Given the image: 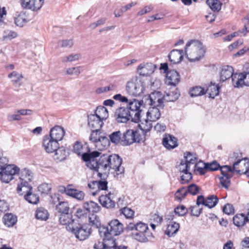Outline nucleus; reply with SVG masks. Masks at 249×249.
<instances>
[{"label": "nucleus", "instance_id": "1", "mask_svg": "<svg viewBox=\"0 0 249 249\" xmlns=\"http://www.w3.org/2000/svg\"><path fill=\"white\" fill-rule=\"evenodd\" d=\"M95 151L91 153H85L82 159L87 163V166L95 171L100 170L104 174L108 173L111 169L114 170L117 174L124 172V168L121 166L122 159L117 154H103Z\"/></svg>", "mask_w": 249, "mask_h": 249}, {"label": "nucleus", "instance_id": "2", "mask_svg": "<svg viewBox=\"0 0 249 249\" xmlns=\"http://www.w3.org/2000/svg\"><path fill=\"white\" fill-rule=\"evenodd\" d=\"M222 176L219 177L221 186L226 190L231 184V178L233 176V172L237 174H245L249 178V160L247 158L239 159L233 164V167L229 165L220 166L219 169Z\"/></svg>", "mask_w": 249, "mask_h": 249}, {"label": "nucleus", "instance_id": "3", "mask_svg": "<svg viewBox=\"0 0 249 249\" xmlns=\"http://www.w3.org/2000/svg\"><path fill=\"white\" fill-rule=\"evenodd\" d=\"M205 52V48L199 40H191L186 44L185 55L190 62L199 60L204 56Z\"/></svg>", "mask_w": 249, "mask_h": 249}, {"label": "nucleus", "instance_id": "4", "mask_svg": "<svg viewBox=\"0 0 249 249\" xmlns=\"http://www.w3.org/2000/svg\"><path fill=\"white\" fill-rule=\"evenodd\" d=\"M68 231H71L80 241L87 239L91 233L90 225L77 222L70 225Z\"/></svg>", "mask_w": 249, "mask_h": 249}, {"label": "nucleus", "instance_id": "5", "mask_svg": "<svg viewBox=\"0 0 249 249\" xmlns=\"http://www.w3.org/2000/svg\"><path fill=\"white\" fill-rule=\"evenodd\" d=\"M125 231H134L133 232L134 238L141 242H146L148 239L146 236L145 233L148 230L147 225L142 222H139L136 224L129 223L125 228Z\"/></svg>", "mask_w": 249, "mask_h": 249}, {"label": "nucleus", "instance_id": "6", "mask_svg": "<svg viewBox=\"0 0 249 249\" xmlns=\"http://www.w3.org/2000/svg\"><path fill=\"white\" fill-rule=\"evenodd\" d=\"M145 89L144 82L138 77L132 78L127 82L126 91L127 93L133 96L137 97L142 95Z\"/></svg>", "mask_w": 249, "mask_h": 249}, {"label": "nucleus", "instance_id": "7", "mask_svg": "<svg viewBox=\"0 0 249 249\" xmlns=\"http://www.w3.org/2000/svg\"><path fill=\"white\" fill-rule=\"evenodd\" d=\"M123 225L117 219H114L109 222L107 227L99 228V234L101 236L111 237L117 236L123 231Z\"/></svg>", "mask_w": 249, "mask_h": 249}, {"label": "nucleus", "instance_id": "8", "mask_svg": "<svg viewBox=\"0 0 249 249\" xmlns=\"http://www.w3.org/2000/svg\"><path fill=\"white\" fill-rule=\"evenodd\" d=\"M144 141V136L138 129H128L122 135L121 145H129L134 142H141Z\"/></svg>", "mask_w": 249, "mask_h": 249}, {"label": "nucleus", "instance_id": "9", "mask_svg": "<svg viewBox=\"0 0 249 249\" xmlns=\"http://www.w3.org/2000/svg\"><path fill=\"white\" fill-rule=\"evenodd\" d=\"M89 140L94 143L99 150H102L109 146L108 138L102 134L100 129H92Z\"/></svg>", "mask_w": 249, "mask_h": 249}, {"label": "nucleus", "instance_id": "10", "mask_svg": "<svg viewBox=\"0 0 249 249\" xmlns=\"http://www.w3.org/2000/svg\"><path fill=\"white\" fill-rule=\"evenodd\" d=\"M19 169L14 164H3L0 167V180L9 183L14 178V176L18 173Z\"/></svg>", "mask_w": 249, "mask_h": 249}, {"label": "nucleus", "instance_id": "11", "mask_svg": "<svg viewBox=\"0 0 249 249\" xmlns=\"http://www.w3.org/2000/svg\"><path fill=\"white\" fill-rule=\"evenodd\" d=\"M141 103L135 99L130 100L125 107L128 109L129 112L133 117L132 122H139L141 120L142 110L140 109Z\"/></svg>", "mask_w": 249, "mask_h": 249}, {"label": "nucleus", "instance_id": "12", "mask_svg": "<svg viewBox=\"0 0 249 249\" xmlns=\"http://www.w3.org/2000/svg\"><path fill=\"white\" fill-rule=\"evenodd\" d=\"M114 116L118 123H125L133 119L128 109L124 107H120L116 109Z\"/></svg>", "mask_w": 249, "mask_h": 249}, {"label": "nucleus", "instance_id": "13", "mask_svg": "<svg viewBox=\"0 0 249 249\" xmlns=\"http://www.w3.org/2000/svg\"><path fill=\"white\" fill-rule=\"evenodd\" d=\"M148 104L151 106L159 107L163 108L164 107V97L162 93L159 91H154L152 92L148 96Z\"/></svg>", "mask_w": 249, "mask_h": 249}, {"label": "nucleus", "instance_id": "14", "mask_svg": "<svg viewBox=\"0 0 249 249\" xmlns=\"http://www.w3.org/2000/svg\"><path fill=\"white\" fill-rule=\"evenodd\" d=\"M21 6L26 9L33 11L39 10L42 6L44 0H20Z\"/></svg>", "mask_w": 249, "mask_h": 249}, {"label": "nucleus", "instance_id": "15", "mask_svg": "<svg viewBox=\"0 0 249 249\" xmlns=\"http://www.w3.org/2000/svg\"><path fill=\"white\" fill-rule=\"evenodd\" d=\"M58 142L45 136L43 141V146L47 153H53L58 148Z\"/></svg>", "mask_w": 249, "mask_h": 249}, {"label": "nucleus", "instance_id": "16", "mask_svg": "<svg viewBox=\"0 0 249 249\" xmlns=\"http://www.w3.org/2000/svg\"><path fill=\"white\" fill-rule=\"evenodd\" d=\"M156 66L152 63L141 64L137 68V72L140 75L147 76L155 71Z\"/></svg>", "mask_w": 249, "mask_h": 249}, {"label": "nucleus", "instance_id": "17", "mask_svg": "<svg viewBox=\"0 0 249 249\" xmlns=\"http://www.w3.org/2000/svg\"><path fill=\"white\" fill-rule=\"evenodd\" d=\"M110 192L106 195H101L99 198V201L103 207L112 209L115 207V202L114 197Z\"/></svg>", "mask_w": 249, "mask_h": 249}, {"label": "nucleus", "instance_id": "18", "mask_svg": "<svg viewBox=\"0 0 249 249\" xmlns=\"http://www.w3.org/2000/svg\"><path fill=\"white\" fill-rule=\"evenodd\" d=\"M162 143L163 145L167 149H173L178 146V139L170 134H165Z\"/></svg>", "mask_w": 249, "mask_h": 249}, {"label": "nucleus", "instance_id": "19", "mask_svg": "<svg viewBox=\"0 0 249 249\" xmlns=\"http://www.w3.org/2000/svg\"><path fill=\"white\" fill-rule=\"evenodd\" d=\"M64 134V128L60 126L56 125L51 129L50 135L48 136L53 140L59 142L62 140Z\"/></svg>", "mask_w": 249, "mask_h": 249}, {"label": "nucleus", "instance_id": "20", "mask_svg": "<svg viewBox=\"0 0 249 249\" xmlns=\"http://www.w3.org/2000/svg\"><path fill=\"white\" fill-rule=\"evenodd\" d=\"M183 54L182 50L174 49L168 54L169 61L173 64H178L183 59Z\"/></svg>", "mask_w": 249, "mask_h": 249}, {"label": "nucleus", "instance_id": "21", "mask_svg": "<svg viewBox=\"0 0 249 249\" xmlns=\"http://www.w3.org/2000/svg\"><path fill=\"white\" fill-rule=\"evenodd\" d=\"M88 124L92 129H101L103 122L95 114H90L88 116Z\"/></svg>", "mask_w": 249, "mask_h": 249}, {"label": "nucleus", "instance_id": "22", "mask_svg": "<svg viewBox=\"0 0 249 249\" xmlns=\"http://www.w3.org/2000/svg\"><path fill=\"white\" fill-rule=\"evenodd\" d=\"M233 73V68L229 65L224 66L222 67L220 72V80L221 82H223L226 80L232 78Z\"/></svg>", "mask_w": 249, "mask_h": 249}, {"label": "nucleus", "instance_id": "23", "mask_svg": "<svg viewBox=\"0 0 249 249\" xmlns=\"http://www.w3.org/2000/svg\"><path fill=\"white\" fill-rule=\"evenodd\" d=\"M167 82L168 85L176 86L180 81V76L178 72L174 70H170L167 72Z\"/></svg>", "mask_w": 249, "mask_h": 249}, {"label": "nucleus", "instance_id": "24", "mask_svg": "<svg viewBox=\"0 0 249 249\" xmlns=\"http://www.w3.org/2000/svg\"><path fill=\"white\" fill-rule=\"evenodd\" d=\"M199 189H200V188L197 185H196L195 184L193 183V184L189 185L187 187V189L185 187H183L178 189L177 195L178 194V193L180 191H182L183 195V197H186V196H187V194L188 193H189L192 195L195 196V195H197L198 193Z\"/></svg>", "mask_w": 249, "mask_h": 249}, {"label": "nucleus", "instance_id": "25", "mask_svg": "<svg viewBox=\"0 0 249 249\" xmlns=\"http://www.w3.org/2000/svg\"><path fill=\"white\" fill-rule=\"evenodd\" d=\"M59 220L60 224L67 225L66 228L68 231L70 225L76 223L74 219L72 218V213L70 212L60 214Z\"/></svg>", "mask_w": 249, "mask_h": 249}, {"label": "nucleus", "instance_id": "26", "mask_svg": "<svg viewBox=\"0 0 249 249\" xmlns=\"http://www.w3.org/2000/svg\"><path fill=\"white\" fill-rule=\"evenodd\" d=\"M159 107L151 106L147 112L148 119L151 121L155 122L158 120L160 117V113Z\"/></svg>", "mask_w": 249, "mask_h": 249}, {"label": "nucleus", "instance_id": "27", "mask_svg": "<svg viewBox=\"0 0 249 249\" xmlns=\"http://www.w3.org/2000/svg\"><path fill=\"white\" fill-rule=\"evenodd\" d=\"M244 73H235L232 75V83L233 86L235 88H243L244 78L246 79L244 76Z\"/></svg>", "mask_w": 249, "mask_h": 249}, {"label": "nucleus", "instance_id": "28", "mask_svg": "<svg viewBox=\"0 0 249 249\" xmlns=\"http://www.w3.org/2000/svg\"><path fill=\"white\" fill-rule=\"evenodd\" d=\"M8 77L11 79V81L15 87H19L22 85V83L20 82L23 76L22 74L18 73L17 71H13L9 73Z\"/></svg>", "mask_w": 249, "mask_h": 249}, {"label": "nucleus", "instance_id": "29", "mask_svg": "<svg viewBox=\"0 0 249 249\" xmlns=\"http://www.w3.org/2000/svg\"><path fill=\"white\" fill-rule=\"evenodd\" d=\"M84 208L87 210L88 213H97L100 211L101 207L96 203L90 201L84 203Z\"/></svg>", "mask_w": 249, "mask_h": 249}, {"label": "nucleus", "instance_id": "30", "mask_svg": "<svg viewBox=\"0 0 249 249\" xmlns=\"http://www.w3.org/2000/svg\"><path fill=\"white\" fill-rule=\"evenodd\" d=\"M102 237L104 238L103 243L104 249H114L116 246V240L113 238V236H102Z\"/></svg>", "mask_w": 249, "mask_h": 249}, {"label": "nucleus", "instance_id": "31", "mask_svg": "<svg viewBox=\"0 0 249 249\" xmlns=\"http://www.w3.org/2000/svg\"><path fill=\"white\" fill-rule=\"evenodd\" d=\"M2 220L4 225L10 227L13 226L16 223L17 217L12 213H8L4 215Z\"/></svg>", "mask_w": 249, "mask_h": 249}, {"label": "nucleus", "instance_id": "32", "mask_svg": "<svg viewBox=\"0 0 249 249\" xmlns=\"http://www.w3.org/2000/svg\"><path fill=\"white\" fill-rule=\"evenodd\" d=\"M150 121V119L145 120L144 123H141V124H138L139 129H138L140 133H142L144 135V137H145L146 133L151 130L152 128V124ZM145 139L144 138V140Z\"/></svg>", "mask_w": 249, "mask_h": 249}, {"label": "nucleus", "instance_id": "33", "mask_svg": "<svg viewBox=\"0 0 249 249\" xmlns=\"http://www.w3.org/2000/svg\"><path fill=\"white\" fill-rule=\"evenodd\" d=\"M102 121L108 117V113L107 109L103 106H99L96 108L94 114Z\"/></svg>", "mask_w": 249, "mask_h": 249}, {"label": "nucleus", "instance_id": "34", "mask_svg": "<svg viewBox=\"0 0 249 249\" xmlns=\"http://www.w3.org/2000/svg\"><path fill=\"white\" fill-rule=\"evenodd\" d=\"M54 152H55L54 159L58 161H62L67 158V154L64 146H58V148Z\"/></svg>", "mask_w": 249, "mask_h": 249}, {"label": "nucleus", "instance_id": "35", "mask_svg": "<svg viewBox=\"0 0 249 249\" xmlns=\"http://www.w3.org/2000/svg\"><path fill=\"white\" fill-rule=\"evenodd\" d=\"M234 224L238 227H242L246 224V215L243 213L236 214L233 217Z\"/></svg>", "mask_w": 249, "mask_h": 249}, {"label": "nucleus", "instance_id": "36", "mask_svg": "<svg viewBox=\"0 0 249 249\" xmlns=\"http://www.w3.org/2000/svg\"><path fill=\"white\" fill-rule=\"evenodd\" d=\"M179 228V225L178 223L175 222H172L171 223L169 224L167 226L165 233L169 237L173 236L175 234Z\"/></svg>", "mask_w": 249, "mask_h": 249}, {"label": "nucleus", "instance_id": "37", "mask_svg": "<svg viewBox=\"0 0 249 249\" xmlns=\"http://www.w3.org/2000/svg\"><path fill=\"white\" fill-rule=\"evenodd\" d=\"M35 215L37 219L46 221L49 218V214L46 209L39 207L36 209Z\"/></svg>", "mask_w": 249, "mask_h": 249}, {"label": "nucleus", "instance_id": "38", "mask_svg": "<svg viewBox=\"0 0 249 249\" xmlns=\"http://www.w3.org/2000/svg\"><path fill=\"white\" fill-rule=\"evenodd\" d=\"M220 87L214 84H213L211 83V85L209 86L206 90V93L209 94V97L213 99L216 96L218 95L219 93Z\"/></svg>", "mask_w": 249, "mask_h": 249}, {"label": "nucleus", "instance_id": "39", "mask_svg": "<svg viewBox=\"0 0 249 249\" xmlns=\"http://www.w3.org/2000/svg\"><path fill=\"white\" fill-rule=\"evenodd\" d=\"M122 133L120 131H117L112 132L109 135V143L117 144L120 143L121 144Z\"/></svg>", "mask_w": 249, "mask_h": 249}, {"label": "nucleus", "instance_id": "40", "mask_svg": "<svg viewBox=\"0 0 249 249\" xmlns=\"http://www.w3.org/2000/svg\"><path fill=\"white\" fill-rule=\"evenodd\" d=\"M206 3L213 12H219L222 5L219 0H207Z\"/></svg>", "mask_w": 249, "mask_h": 249}, {"label": "nucleus", "instance_id": "41", "mask_svg": "<svg viewBox=\"0 0 249 249\" xmlns=\"http://www.w3.org/2000/svg\"><path fill=\"white\" fill-rule=\"evenodd\" d=\"M184 158L185 162L188 163L189 165L194 164L197 160L196 155L190 152H187L184 154Z\"/></svg>", "mask_w": 249, "mask_h": 249}, {"label": "nucleus", "instance_id": "42", "mask_svg": "<svg viewBox=\"0 0 249 249\" xmlns=\"http://www.w3.org/2000/svg\"><path fill=\"white\" fill-rule=\"evenodd\" d=\"M56 210L60 214L69 212L70 207L68 203L66 201H60L56 205Z\"/></svg>", "mask_w": 249, "mask_h": 249}, {"label": "nucleus", "instance_id": "43", "mask_svg": "<svg viewBox=\"0 0 249 249\" xmlns=\"http://www.w3.org/2000/svg\"><path fill=\"white\" fill-rule=\"evenodd\" d=\"M218 202V197L215 195H210L206 198L205 206L209 208H213L216 206Z\"/></svg>", "mask_w": 249, "mask_h": 249}, {"label": "nucleus", "instance_id": "44", "mask_svg": "<svg viewBox=\"0 0 249 249\" xmlns=\"http://www.w3.org/2000/svg\"><path fill=\"white\" fill-rule=\"evenodd\" d=\"M206 93V90L200 86H196L193 88L190 91V94L191 97L201 96Z\"/></svg>", "mask_w": 249, "mask_h": 249}, {"label": "nucleus", "instance_id": "45", "mask_svg": "<svg viewBox=\"0 0 249 249\" xmlns=\"http://www.w3.org/2000/svg\"><path fill=\"white\" fill-rule=\"evenodd\" d=\"M24 198L29 203L33 204H37L39 200V196L32 193V191L30 193L25 194Z\"/></svg>", "mask_w": 249, "mask_h": 249}, {"label": "nucleus", "instance_id": "46", "mask_svg": "<svg viewBox=\"0 0 249 249\" xmlns=\"http://www.w3.org/2000/svg\"><path fill=\"white\" fill-rule=\"evenodd\" d=\"M33 178V173L30 170L24 168L21 171L20 179L21 180L31 181Z\"/></svg>", "mask_w": 249, "mask_h": 249}, {"label": "nucleus", "instance_id": "47", "mask_svg": "<svg viewBox=\"0 0 249 249\" xmlns=\"http://www.w3.org/2000/svg\"><path fill=\"white\" fill-rule=\"evenodd\" d=\"M179 95V94L177 92L170 91L168 93L166 92V95H163L164 102H174L178 98Z\"/></svg>", "mask_w": 249, "mask_h": 249}, {"label": "nucleus", "instance_id": "48", "mask_svg": "<svg viewBox=\"0 0 249 249\" xmlns=\"http://www.w3.org/2000/svg\"><path fill=\"white\" fill-rule=\"evenodd\" d=\"M27 21L26 16L24 14H20L15 18V23L20 27H23Z\"/></svg>", "mask_w": 249, "mask_h": 249}, {"label": "nucleus", "instance_id": "49", "mask_svg": "<svg viewBox=\"0 0 249 249\" xmlns=\"http://www.w3.org/2000/svg\"><path fill=\"white\" fill-rule=\"evenodd\" d=\"M89 222L93 227L99 229L100 228L103 227L101 226V224L99 218L94 214H92L91 216L89 217ZM99 231V230H98Z\"/></svg>", "mask_w": 249, "mask_h": 249}, {"label": "nucleus", "instance_id": "50", "mask_svg": "<svg viewBox=\"0 0 249 249\" xmlns=\"http://www.w3.org/2000/svg\"><path fill=\"white\" fill-rule=\"evenodd\" d=\"M81 55L79 53L71 54L68 56H64L62 58V62L63 63H66L68 62H73L78 60L80 57Z\"/></svg>", "mask_w": 249, "mask_h": 249}, {"label": "nucleus", "instance_id": "51", "mask_svg": "<svg viewBox=\"0 0 249 249\" xmlns=\"http://www.w3.org/2000/svg\"><path fill=\"white\" fill-rule=\"evenodd\" d=\"M120 212V213L124 215L126 218H132L134 214V211L127 207L121 209Z\"/></svg>", "mask_w": 249, "mask_h": 249}, {"label": "nucleus", "instance_id": "52", "mask_svg": "<svg viewBox=\"0 0 249 249\" xmlns=\"http://www.w3.org/2000/svg\"><path fill=\"white\" fill-rule=\"evenodd\" d=\"M107 181L100 180L98 181V189L96 192L92 193L93 196H95L100 190H107Z\"/></svg>", "mask_w": 249, "mask_h": 249}, {"label": "nucleus", "instance_id": "53", "mask_svg": "<svg viewBox=\"0 0 249 249\" xmlns=\"http://www.w3.org/2000/svg\"><path fill=\"white\" fill-rule=\"evenodd\" d=\"M220 164L215 160L211 162H207V169L208 171H215L219 169Z\"/></svg>", "mask_w": 249, "mask_h": 249}, {"label": "nucleus", "instance_id": "54", "mask_svg": "<svg viewBox=\"0 0 249 249\" xmlns=\"http://www.w3.org/2000/svg\"><path fill=\"white\" fill-rule=\"evenodd\" d=\"M38 191L41 193L47 194L51 190V185L50 184L43 183L38 186Z\"/></svg>", "mask_w": 249, "mask_h": 249}, {"label": "nucleus", "instance_id": "55", "mask_svg": "<svg viewBox=\"0 0 249 249\" xmlns=\"http://www.w3.org/2000/svg\"><path fill=\"white\" fill-rule=\"evenodd\" d=\"M83 145L81 143V142L77 141L75 142L73 145V152L77 154L78 155H81L82 154V157L83 155L85 153H83ZM90 152V153H91Z\"/></svg>", "mask_w": 249, "mask_h": 249}, {"label": "nucleus", "instance_id": "56", "mask_svg": "<svg viewBox=\"0 0 249 249\" xmlns=\"http://www.w3.org/2000/svg\"><path fill=\"white\" fill-rule=\"evenodd\" d=\"M187 209L183 205L178 206L174 210L175 213L178 216H183L187 213Z\"/></svg>", "mask_w": 249, "mask_h": 249}, {"label": "nucleus", "instance_id": "57", "mask_svg": "<svg viewBox=\"0 0 249 249\" xmlns=\"http://www.w3.org/2000/svg\"><path fill=\"white\" fill-rule=\"evenodd\" d=\"M32 190V188H28L26 186H23L21 185H18L17 187V192L20 195H23L24 194L30 193Z\"/></svg>", "mask_w": 249, "mask_h": 249}, {"label": "nucleus", "instance_id": "58", "mask_svg": "<svg viewBox=\"0 0 249 249\" xmlns=\"http://www.w3.org/2000/svg\"><path fill=\"white\" fill-rule=\"evenodd\" d=\"M223 212L225 213L230 215L234 213V209L232 205L227 203L223 208Z\"/></svg>", "mask_w": 249, "mask_h": 249}, {"label": "nucleus", "instance_id": "59", "mask_svg": "<svg viewBox=\"0 0 249 249\" xmlns=\"http://www.w3.org/2000/svg\"><path fill=\"white\" fill-rule=\"evenodd\" d=\"M116 89V86L110 84L108 86L100 88L98 89V91L100 93L106 92L108 91L115 90Z\"/></svg>", "mask_w": 249, "mask_h": 249}, {"label": "nucleus", "instance_id": "60", "mask_svg": "<svg viewBox=\"0 0 249 249\" xmlns=\"http://www.w3.org/2000/svg\"><path fill=\"white\" fill-rule=\"evenodd\" d=\"M183 174L181 176V183H187L192 178V175L189 171L183 173Z\"/></svg>", "mask_w": 249, "mask_h": 249}, {"label": "nucleus", "instance_id": "61", "mask_svg": "<svg viewBox=\"0 0 249 249\" xmlns=\"http://www.w3.org/2000/svg\"><path fill=\"white\" fill-rule=\"evenodd\" d=\"M190 169V165L185 161L181 160L180 163L178 165V170L182 173L189 171Z\"/></svg>", "mask_w": 249, "mask_h": 249}, {"label": "nucleus", "instance_id": "62", "mask_svg": "<svg viewBox=\"0 0 249 249\" xmlns=\"http://www.w3.org/2000/svg\"><path fill=\"white\" fill-rule=\"evenodd\" d=\"M73 45L71 39H66L60 40L58 42V45L61 47H71Z\"/></svg>", "mask_w": 249, "mask_h": 249}, {"label": "nucleus", "instance_id": "63", "mask_svg": "<svg viewBox=\"0 0 249 249\" xmlns=\"http://www.w3.org/2000/svg\"><path fill=\"white\" fill-rule=\"evenodd\" d=\"M88 213L87 210L84 208V205H83L82 208H79L77 210L75 215L78 218H80L87 215Z\"/></svg>", "mask_w": 249, "mask_h": 249}, {"label": "nucleus", "instance_id": "64", "mask_svg": "<svg viewBox=\"0 0 249 249\" xmlns=\"http://www.w3.org/2000/svg\"><path fill=\"white\" fill-rule=\"evenodd\" d=\"M191 209V215L192 216H195L198 217L200 213H202V209H197L196 206H191L190 208Z\"/></svg>", "mask_w": 249, "mask_h": 249}]
</instances>
